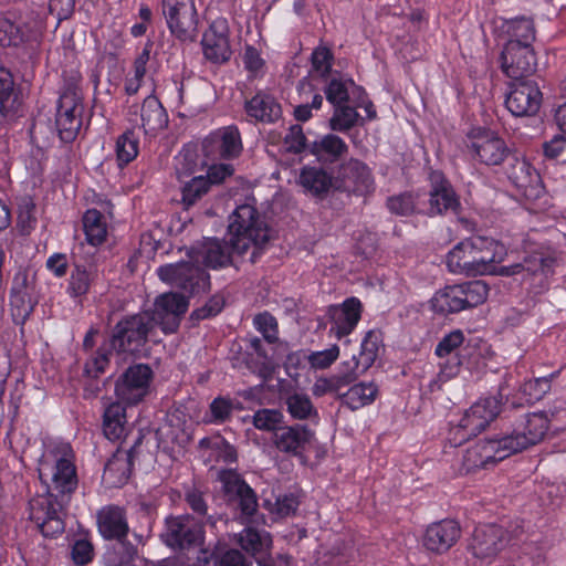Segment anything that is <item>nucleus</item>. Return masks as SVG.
Segmentation results:
<instances>
[{
  "label": "nucleus",
  "instance_id": "f257e3e1",
  "mask_svg": "<svg viewBox=\"0 0 566 566\" xmlns=\"http://www.w3.org/2000/svg\"><path fill=\"white\" fill-rule=\"evenodd\" d=\"M230 242L206 239L197 250L207 268L218 270L232 264V253L244 254L253 247L251 261L255 262L256 250L269 241V229L250 205L238 207L230 217Z\"/></svg>",
  "mask_w": 566,
  "mask_h": 566
},
{
  "label": "nucleus",
  "instance_id": "f03ea898",
  "mask_svg": "<svg viewBox=\"0 0 566 566\" xmlns=\"http://www.w3.org/2000/svg\"><path fill=\"white\" fill-rule=\"evenodd\" d=\"M74 460L69 443H57L45 449L38 467L39 479L45 486L44 493L59 497L61 502H71L78 486Z\"/></svg>",
  "mask_w": 566,
  "mask_h": 566
},
{
  "label": "nucleus",
  "instance_id": "7ed1b4c3",
  "mask_svg": "<svg viewBox=\"0 0 566 566\" xmlns=\"http://www.w3.org/2000/svg\"><path fill=\"white\" fill-rule=\"evenodd\" d=\"M506 255L505 247L490 238L473 237L458 243L447 256V265L454 274L486 275L494 271Z\"/></svg>",
  "mask_w": 566,
  "mask_h": 566
},
{
  "label": "nucleus",
  "instance_id": "20e7f679",
  "mask_svg": "<svg viewBox=\"0 0 566 566\" xmlns=\"http://www.w3.org/2000/svg\"><path fill=\"white\" fill-rule=\"evenodd\" d=\"M489 295L485 282L476 280L446 286L431 298V308L442 315L459 313L484 303Z\"/></svg>",
  "mask_w": 566,
  "mask_h": 566
},
{
  "label": "nucleus",
  "instance_id": "39448f33",
  "mask_svg": "<svg viewBox=\"0 0 566 566\" xmlns=\"http://www.w3.org/2000/svg\"><path fill=\"white\" fill-rule=\"evenodd\" d=\"M153 333L149 312L145 311L118 321L107 342L117 354L135 355L140 353Z\"/></svg>",
  "mask_w": 566,
  "mask_h": 566
},
{
  "label": "nucleus",
  "instance_id": "423d86ee",
  "mask_svg": "<svg viewBox=\"0 0 566 566\" xmlns=\"http://www.w3.org/2000/svg\"><path fill=\"white\" fill-rule=\"evenodd\" d=\"M501 400L496 397L480 399L473 403L449 431V441L459 447L482 432L500 413Z\"/></svg>",
  "mask_w": 566,
  "mask_h": 566
},
{
  "label": "nucleus",
  "instance_id": "0eeeda50",
  "mask_svg": "<svg viewBox=\"0 0 566 566\" xmlns=\"http://www.w3.org/2000/svg\"><path fill=\"white\" fill-rule=\"evenodd\" d=\"M69 504L48 493L38 494L29 501V520L44 537H56L64 532Z\"/></svg>",
  "mask_w": 566,
  "mask_h": 566
},
{
  "label": "nucleus",
  "instance_id": "6e6552de",
  "mask_svg": "<svg viewBox=\"0 0 566 566\" xmlns=\"http://www.w3.org/2000/svg\"><path fill=\"white\" fill-rule=\"evenodd\" d=\"M161 12L172 36L192 42L198 34V12L195 0H161Z\"/></svg>",
  "mask_w": 566,
  "mask_h": 566
},
{
  "label": "nucleus",
  "instance_id": "1a4fd4ad",
  "mask_svg": "<svg viewBox=\"0 0 566 566\" xmlns=\"http://www.w3.org/2000/svg\"><path fill=\"white\" fill-rule=\"evenodd\" d=\"M157 274L163 282L188 295L203 293L210 287V275L191 261L161 265L157 269Z\"/></svg>",
  "mask_w": 566,
  "mask_h": 566
},
{
  "label": "nucleus",
  "instance_id": "9d476101",
  "mask_svg": "<svg viewBox=\"0 0 566 566\" xmlns=\"http://www.w3.org/2000/svg\"><path fill=\"white\" fill-rule=\"evenodd\" d=\"M548 430L544 413H527L517 419L510 433L502 437L504 450L514 454L539 443Z\"/></svg>",
  "mask_w": 566,
  "mask_h": 566
},
{
  "label": "nucleus",
  "instance_id": "9b49d317",
  "mask_svg": "<svg viewBox=\"0 0 566 566\" xmlns=\"http://www.w3.org/2000/svg\"><path fill=\"white\" fill-rule=\"evenodd\" d=\"M222 493L228 505L240 511V520L249 523L258 512L259 503L253 489L233 470L219 472Z\"/></svg>",
  "mask_w": 566,
  "mask_h": 566
},
{
  "label": "nucleus",
  "instance_id": "f8f14e48",
  "mask_svg": "<svg viewBox=\"0 0 566 566\" xmlns=\"http://www.w3.org/2000/svg\"><path fill=\"white\" fill-rule=\"evenodd\" d=\"M509 542L505 528L496 524H483L474 528L468 549L482 564H491Z\"/></svg>",
  "mask_w": 566,
  "mask_h": 566
},
{
  "label": "nucleus",
  "instance_id": "ddd939ff",
  "mask_svg": "<svg viewBox=\"0 0 566 566\" xmlns=\"http://www.w3.org/2000/svg\"><path fill=\"white\" fill-rule=\"evenodd\" d=\"M153 370L146 364L129 366L115 382V395L120 402L137 405L149 392Z\"/></svg>",
  "mask_w": 566,
  "mask_h": 566
},
{
  "label": "nucleus",
  "instance_id": "4468645a",
  "mask_svg": "<svg viewBox=\"0 0 566 566\" xmlns=\"http://www.w3.org/2000/svg\"><path fill=\"white\" fill-rule=\"evenodd\" d=\"M429 199L423 213L428 217L458 213L461 209L460 198L453 186L440 170L429 172Z\"/></svg>",
  "mask_w": 566,
  "mask_h": 566
},
{
  "label": "nucleus",
  "instance_id": "2eb2a0df",
  "mask_svg": "<svg viewBox=\"0 0 566 566\" xmlns=\"http://www.w3.org/2000/svg\"><path fill=\"white\" fill-rule=\"evenodd\" d=\"M188 306L187 297L181 294L170 292L159 295L154 303L153 312H149L153 329L159 326L165 334L175 333Z\"/></svg>",
  "mask_w": 566,
  "mask_h": 566
},
{
  "label": "nucleus",
  "instance_id": "dca6fc26",
  "mask_svg": "<svg viewBox=\"0 0 566 566\" xmlns=\"http://www.w3.org/2000/svg\"><path fill=\"white\" fill-rule=\"evenodd\" d=\"M467 147L474 159L486 166L501 165L511 154L504 139L490 130L473 132Z\"/></svg>",
  "mask_w": 566,
  "mask_h": 566
},
{
  "label": "nucleus",
  "instance_id": "f3484780",
  "mask_svg": "<svg viewBox=\"0 0 566 566\" xmlns=\"http://www.w3.org/2000/svg\"><path fill=\"white\" fill-rule=\"evenodd\" d=\"M501 69L513 81L528 80L537 67V59L533 45L505 43L501 53Z\"/></svg>",
  "mask_w": 566,
  "mask_h": 566
},
{
  "label": "nucleus",
  "instance_id": "a211bd4d",
  "mask_svg": "<svg viewBox=\"0 0 566 566\" xmlns=\"http://www.w3.org/2000/svg\"><path fill=\"white\" fill-rule=\"evenodd\" d=\"M542 92L534 80L514 81L506 95V108L516 117L535 115L542 104Z\"/></svg>",
  "mask_w": 566,
  "mask_h": 566
},
{
  "label": "nucleus",
  "instance_id": "6ab92c4d",
  "mask_svg": "<svg viewBox=\"0 0 566 566\" xmlns=\"http://www.w3.org/2000/svg\"><path fill=\"white\" fill-rule=\"evenodd\" d=\"M163 537L170 547H190L202 541L203 526L189 514L170 516L166 518V530Z\"/></svg>",
  "mask_w": 566,
  "mask_h": 566
},
{
  "label": "nucleus",
  "instance_id": "aec40b11",
  "mask_svg": "<svg viewBox=\"0 0 566 566\" xmlns=\"http://www.w3.org/2000/svg\"><path fill=\"white\" fill-rule=\"evenodd\" d=\"M505 174L518 193L526 200H535L543 193L539 175L530 163L510 154L506 158Z\"/></svg>",
  "mask_w": 566,
  "mask_h": 566
},
{
  "label": "nucleus",
  "instance_id": "412c9836",
  "mask_svg": "<svg viewBox=\"0 0 566 566\" xmlns=\"http://www.w3.org/2000/svg\"><path fill=\"white\" fill-rule=\"evenodd\" d=\"M201 48L205 59L213 64H223L231 59L229 25L226 19H216L210 23L202 34Z\"/></svg>",
  "mask_w": 566,
  "mask_h": 566
},
{
  "label": "nucleus",
  "instance_id": "4be33fe9",
  "mask_svg": "<svg viewBox=\"0 0 566 566\" xmlns=\"http://www.w3.org/2000/svg\"><path fill=\"white\" fill-rule=\"evenodd\" d=\"M336 189L366 195L374 189V178L367 165L350 158L339 165L335 176Z\"/></svg>",
  "mask_w": 566,
  "mask_h": 566
},
{
  "label": "nucleus",
  "instance_id": "5701e85b",
  "mask_svg": "<svg viewBox=\"0 0 566 566\" xmlns=\"http://www.w3.org/2000/svg\"><path fill=\"white\" fill-rule=\"evenodd\" d=\"M510 457L504 450L503 440L485 439L478 441L474 446L467 449L462 458V469L470 473L476 469H485Z\"/></svg>",
  "mask_w": 566,
  "mask_h": 566
},
{
  "label": "nucleus",
  "instance_id": "b1692460",
  "mask_svg": "<svg viewBox=\"0 0 566 566\" xmlns=\"http://www.w3.org/2000/svg\"><path fill=\"white\" fill-rule=\"evenodd\" d=\"M202 150L208 159H231L242 150L239 129L227 126L212 132L202 143Z\"/></svg>",
  "mask_w": 566,
  "mask_h": 566
},
{
  "label": "nucleus",
  "instance_id": "393cba45",
  "mask_svg": "<svg viewBox=\"0 0 566 566\" xmlns=\"http://www.w3.org/2000/svg\"><path fill=\"white\" fill-rule=\"evenodd\" d=\"M82 104L74 93L67 92L61 95L57 104L55 126L60 139L63 143H72L82 126Z\"/></svg>",
  "mask_w": 566,
  "mask_h": 566
},
{
  "label": "nucleus",
  "instance_id": "a878e982",
  "mask_svg": "<svg viewBox=\"0 0 566 566\" xmlns=\"http://www.w3.org/2000/svg\"><path fill=\"white\" fill-rule=\"evenodd\" d=\"M361 310V302L357 297H349L342 304L328 306L326 316L331 324L329 333L337 339L348 336L357 326Z\"/></svg>",
  "mask_w": 566,
  "mask_h": 566
},
{
  "label": "nucleus",
  "instance_id": "bb28decb",
  "mask_svg": "<svg viewBox=\"0 0 566 566\" xmlns=\"http://www.w3.org/2000/svg\"><path fill=\"white\" fill-rule=\"evenodd\" d=\"M314 438V431L303 424H283L272 434L275 449L284 454L301 457Z\"/></svg>",
  "mask_w": 566,
  "mask_h": 566
},
{
  "label": "nucleus",
  "instance_id": "cd10ccee",
  "mask_svg": "<svg viewBox=\"0 0 566 566\" xmlns=\"http://www.w3.org/2000/svg\"><path fill=\"white\" fill-rule=\"evenodd\" d=\"M461 537L460 524L450 518L430 524L423 535L422 544L426 549L436 553H447Z\"/></svg>",
  "mask_w": 566,
  "mask_h": 566
},
{
  "label": "nucleus",
  "instance_id": "c85d7f7f",
  "mask_svg": "<svg viewBox=\"0 0 566 566\" xmlns=\"http://www.w3.org/2000/svg\"><path fill=\"white\" fill-rule=\"evenodd\" d=\"M556 259L548 253L536 251L526 255L523 262L509 265L513 275L525 273L528 277H538L539 290L542 292L547 286V280L554 273Z\"/></svg>",
  "mask_w": 566,
  "mask_h": 566
},
{
  "label": "nucleus",
  "instance_id": "c756f323",
  "mask_svg": "<svg viewBox=\"0 0 566 566\" xmlns=\"http://www.w3.org/2000/svg\"><path fill=\"white\" fill-rule=\"evenodd\" d=\"M98 532L105 539L123 542L129 532L124 507L109 504L103 506L96 515Z\"/></svg>",
  "mask_w": 566,
  "mask_h": 566
},
{
  "label": "nucleus",
  "instance_id": "7c9ffc66",
  "mask_svg": "<svg viewBox=\"0 0 566 566\" xmlns=\"http://www.w3.org/2000/svg\"><path fill=\"white\" fill-rule=\"evenodd\" d=\"M139 114L140 127L146 135H156L168 125V114L160 101L154 96H147L140 106H130L129 115Z\"/></svg>",
  "mask_w": 566,
  "mask_h": 566
},
{
  "label": "nucleus",
  "instance_id": "2f4dec72",
  "mask_svg": "<svg viewBox=\"0 0 566 566\" xmlns=\"http://www.w3.org/2000/svg\"><path fill=\"white\" fill-rule=\"evenodd\" d=\"M297 182L305 193L319 200L326 198L332 188L336 189L335 177L317 166L302 167Z\"/></svg>",
  "mask_w": 566,
  "mask_h": 566
},
{
  "label": "nucleus",
  "instance_id": "473e14b6",
  "mask_svg": "<svg viewBox=\"0 0 566 566\" xmlns=\"http://www.w3.org/2000/svg\"><path fill=\"white\" fill-rule=\"evenodd\" d=\"M381 346V332L376 329L367 332L360 345L359 356H353L349 361H344V368H349L352 371H355V376L358 378L374 365Z\"/></svg>",
  "mask_w": 566,
  "mask_h": 566
},
{
  "label": "nucleus",
  "instance_id": "72a5a7b5",
  "mask_svg": "<svg viewBox=\"0 0 566 566\" xmlns=\"http://www.w3.org/2000/svg\"><path fill=\"white\" fill-rule=\"evenodd\" d=\"M245 113L261 123H275L282 116L280 103L271 94L259 91L244 104Z\"/></svg>",
  "mask_w": 566,
  "mask_h": 566
},
{
  "label": "nucleus",
  "instance_id": "f704fd0d",
  "mask_svg": "<svg viewBox=\"0 0 566 566\" xmlns=\"http://www.w3.org/2000/svg\"><path fill=\"white\" fill-rule=\"evenodd\" d=\"M134 448L132 447L125 451L119 449L107 461L104 468L103 480L108 485L118 488L128 481L133 469L132 453Z\"/></svg>",
  "mask_w": 566,
  "mask_h": 566
},
{
  "label": "nucleus",
  "instance_id": "c9c22d12",
  "mask_svg": "<svg viewBox=\"0 0 566 566\" xmlns=\"http://www.w3.org/2000/svg\"><path fill=\"white\" fill-rule=\"evenodd\" d=\"M97 270L93 264L75 263L69 277L66 293L70 297L82 300L97 280Z\"/></svg>",
  "mask_w": 566,
  "mask_h": 566
},
{
  "label": "nucleus",
  "instance_id": "e433bc0d",
  "mask_svg": "<svg viewBox=\"0 0 566 566\" xmlns=\"http://www.w3.org/2000/svg\"><path fill=\"white\" fill-rule=\"evenodd\" d=\"M124 402L108 405L103 415V432L111 441L120 440L126 434V409Z\"/></svg>",
  "mask_w": 566,
  "mask_h": 566
},
{
  "label": "nucleus",
  "instance_id": "4c0bfd02",
  "mask_svg": "<svg viewBox=\"0 0 566 566\" xmlns=\"http://www.w3.org/2000/svg\"><path fill=\"white\" fill-rule=\"evenodd\" d=\"M378 395V388L374 382H359L352 386L346 392L339 394L342 405L355 411L373 403Z\"/></svg>",
  "mask_w": 566,
  "mask_h": 566
},
{
  "label": "nucleus",
  "instance_id": "58836bf2",
  "mask_svg": "<svg viewBox=\"0 0 566 566\" xmlns=\"http://www.w3.org/2000/svg\"><path fill=\"white\" fill-rule=\"evenodd\" d=\"M348 153L347 144L337 135L327 134L312 145V154L319 160L335 163Z\"/></svg>",
  "mask_w": 566,
  "mask_h": 566
},
{
  "label": "nucleus",
  "instance_id": "ea45409f",
  "mask_svg": "<svg viewBox=\"0 0 566 566\" xmlns=\"http://www.w3.org/2000/svg\"><path fill=\"white\" fill-rule=\"evenodd\" d=\"M355 371L345 368L344 371L333 375L331 377H318L312 386V394L315 397H323L327 394H342L340 389L354 382L357 377Z\"/></svg>",
  "mask_w": 566,
  "mask_h": 566
},
{
  "label": "nucleus",
  "instance_id": "a19ab883",
  "mask_svg": "<svg viewBox=\"0 0 566 566\" xmlns=\"http://www.w3.org/2000/svg\"><path fill=\"white\" fill-rule=\"evenodd\" d=\"M504 30L509 36L506 43H516L520 45H533L536 38V30L532 19L521 17L507 20Z\"/></svg>",
  "mask_w": 566,
  "mask_h": 566
},
{
  "label": "nucleus",
  "instance_id": "79ce46f5",
  "mask_svg": "<svg viewBox=\"0 0 566 566\" xmlns=\"http://www.w3.org/2000/svg\"><path fill=\"white\" fill-rule=\"evenodd\" d=\"M238 543L247 553L255 557L271 552L272 537L268 532H259L253 527H245L238 538Z\"/></svg>",
  "mask_w": 566,
  "mask_h": 566
},
{
  "label": "nucleus",
  "instance_id": "37998d69",
  "mask_svg": "<svg viewBox=\"0 0 566 566\" xmlns=\"http://www.w3.org/2000/svg\"><path fill=\"white\" fill-rule=\"evenodd\" d=\"M18 106L13 76L4 67H0V115L11 118L17 114Z\"/></svg>",
  "mask_w": 566,
  "mask_h": 566
},
{
  "label": "nucleus",
  "instance_id": "c03bdc74",
  "mask_svg": "<svg viewBox=\"0 0 566 566\" xmlns=\"http://www.w3.org/2000/svg\"><path fill=\"white\" fill-rule=\"evenodd\" d=\"M289 415L298 421L318 417V411L306 394L292 392L284 399Z\"/></svg>",
  "mask_w": 566,
  "mask_h": 566
},
{
  "label": "nucleus",
  "instance_id": "a18cd8bd",
  "mask_svg": "<svg viewBox=\"0 0 566 566\" xmlns=\"http://www.w3.org/2000/svg\"><path fill=\"white\" fill-rule=\"evenodd\" d=\"M83 228L86 240L92 245H98L104 242L107 228L103 214L96 209L87 210L83 216Z\"/></svg>",
  "mask_w": 566,
  "mask_h": 566
},
{
  "label": "nucleus",
  "instance_id": "49530a36",
  "mask_svg": "<svg viewBox=\"0 0 566 566\" xmlns=\"http://www.w3.org/2000/svg\"><path fill=\"white\" fill-rule=\"evenodd\" d=\"M38 294H11V315L17 324L23 325L38 304Z\"/></svg>",
  "mask_w": 566,
  "mask_h": 566
},
{
  "label": "nucleus",
  "instance_id": "de8ad7c7",
  "mask_svg": "<svg viewBox=\"0 0 566 566\" xmlns=\"http://www.w3.org/2000/svg\"><path fill=\"white\" fill-rule=\"evenodd\" d=\"M252 423L255 429L274 434L284 424V415L279 409L262 408L253 413Z\"/></svg>",
  "mask_w": 566,
  "mask_h": 566
},
{
  "label": "nucleus",
  "instance_id": "09e8293b",
  "mask_svg": "<svg viewBox=\"0 0 566 566\" xmlns=\"http://www.w3.org/2000/svg\"><path fill=\"white\" fill-rule=\"evenodd\" d=\"M139 151V139L133 130H126L116 140V156L119 166L134 160Z\"/></svg>",
  "mask_w": 566,
  "mask_h": 566
},
{
  "label": "nucleus",
  "instance_id": "8fccbe9b",
  "mask_svg": "<svg viewBox=\"0 0 566 566\" xmlns=\"http://www.w3.org/2000/svg\"><path fill=\"white\" fill-rule=\"evenodd\" d=\"M417 199L418 195L412 192H403L392 197H389L387 200V207L391 213L397 216H410L415 212L423 213V210L417 208Z\"/></svg>",
  "mask_w": 566,
  "mask_h": 566
},
{
  "label": "nucleus",
  "instance_id": "3c124183",
  "mask_svg": "<svg viewBox=\"0 0 566 566\" xmlns=\"http://www.w3.org/2000/svg\"><path fill=\"white\" fill-rule=\"evenodd\" d=\"M114 352L109 347V343H103L95 354L85 363L84 371L88 377L97 378L101 374L105 373L109 365V356Z\"/></svg>",
  "mask_w": 566,
  "mask_h": 566
},
{
  "label": "nucleus",
  "instance_id": "603ef678",
  "mask_svg": "<svg viewBox=\"0 0 566 566\" xmlns=\"http://www.w3.org/2000/svg\"><path fill=\"white\" fill-rule=\"evenodd\" d=\"M559 371L552 373L547 377H538L525 381L521 390L528 402L537 401L542 399L549 390L552 379L558 375Z\"/></svg>",
  "mask_w": 566,
  "mask_h": 566
},
{
  "label": "nucleus",
  "instance_id": "864d4df0",
  "mask_svg": "<svg viewBox=\"0 0 566 566\" xmlns=\"http://www.w3.org/2000/svg\"><path fill=\"white\" fill-rule=\"evenodd\" d=\"M358 117L359 115L355 108L343 104L337 105L329 120L331 128L337 132H346L355 126Z\"/></svg>",
  "mask_w": 566,
  "mask_h": 566
},
{
  "label": "nucleus",
  "instance_id": "5fc2aeb1",
  "mask_svg": "<svg viewBox=\"0 0 566 566\" xmlns=\"http://www.w3.org/2000/svg\"><path fill=\"white\" fill-rule=\"evenodd\" d=\"M210 189L209 181L205 176L193 177L190 181L186 182L182 187V203L185 206H192Z\"/></svg>",
  "mask_w": 566,
  "mask_h": 566
},
{
  "label": "nucleus",
  "instance_id": "6e6d98bb",
  "mask_svg": "<svg viewBox=\"0 0 566 566\" xmlns=\"http://www.w3.org/2000/svg\"><path fill=\"white\" fill-rule=\"evenodd\" d=\"M22 42V32L18 24L7 17H0V45L3 48Z\"/></svg>",
  "mask_w": 566,
  "mask_h": 566
},
{
  "label": "nucleus",
  "instance_id": "4d7b16f0",
  "mask_svg": "<svg viewBox=\"0 0 566 566\" xmlns=\"http://www.w3.org/2000/svg\"><path fill=\"white\" fill-rule=\"evenodd\" d=\"M11 294H38L35 274L19 270L12 281Z\"/></svg>",
  "mask_w": 566,
  "mask_h": 566
},
{
  "label": "nucleus",
  "instance_id": "13d9d810",
  "mask_svg": "<svg viewBox=\"0 0 566 566\" xmlns=\"http://www.w3.org/2000/svg\"><path fill=\"white\" fill-rule=\"evenodd\" d=\"M253 324L266 342L274 343L277 339V322L270 313L258 314L253 319Z\"/></svg>",
  "mask_w": 566,
  "mask_h": 566
},
{
  "label": "nucleus",
  "instance_id": "bf43d9fd",
  "mask_svg": "<svg viewBox=\"0 0 566 566\" xmlns=\"http://www.w3.org/2000/svg\"><path fill=\"white\" fill-rule=\"evenodd\" d=\"M334 55L326 46H318L312 53V67L322 77L327 76L332 70Z\"/></svg>",
  "mask_w": 566,
  "mask_h": 566
},
{
  "label": "nucleus",
  "instance_id": "052dcab7",
  "mask_svg": "<svg viewBox=\"0 0 566 566\" xmlns=\"http://www.w3.org/2000/svg\"><path fill=\"white\" fill-rule=\"evenodd\" d=\"M339 356V347L333 345L329 348L319 352H312L307 356V360L312 368L325 369L328 368Z\"/></svg>",
  "mask_w": 566,
  "mask_h": 566
},
{
  "label": "nucleus",
  "instance_id": "680f3d73",
  "mask_svg": "<svg viewBox=\"0 0 566 566\" xmlns=\"http://www.w3.org/2000/svg\"><path fill=\"white\" fill-rule=\"evenodd\" d=\"M224 307V298L221 295L211 296L203 306L195 310L190 318L192 321H202L214 317Z\"/></svg>",
  "mask_w": 566,
  "mask_h": 566
},
{
  "label": "nucleus",
  "instance_id": "e2e57ef3",
  "mask_svg": "<svg viewBox=\"0 0 566 566\" xmlns=\"http://www.w3.org/2000/svg\"><path fill=\"white\" fill-rule=\"evenodd\" d=\"M233 411V402L230 398L217 397L210 403L211 421L221 423L230 419Z\"/></svg>",
  "mask_w": 566,
  "mask_h": 566
},
{
  "label": "nucleus",
  "instance_id": "0e129e2a",
  "mask_svg": "<svg viewBox=\"0 0 566 566\" xmlns=\"http://www.w3.org/2000/svg\"><path fill=\"white\" fill-rule=\"evenodd\" d=\"M464 335L461 331L457 329L446 335L437 345L436 354L439 357L454 356L453 352L463 343Z\"/></svg>",
  "mask_w": 566,
  "mask_h": 566
},
{
  "label": "nucleus",
  "instance_id": "69168bd1",
  "mask_svg": "<svg viewBox=\"0 0 566 566\" xmlns=\"http://www.w3.org/2000/svg\"><path fill=\"white\" fill-rule=\"evenodd\" d=\"M327 101L334 106L345 104L348 101V90L342 80L333 78L325 88Z\"/></svg>",
  "mask_w": 566,
  "mask_h": 566
},
{
  "label": "nucleus",
  "instance_id": "338daca9",
  "mask_svg": "<svg viewBox=\"0 0 566 566\" xmlns=\"http://www.w3.org/2000/svg\"><path fill=\"white\" fill-rule=\"evenodd\" d=\"M286 150L293 154H300L305 149L306 137L300 125H292L284 137Z\"/></svg>",
  "mask_w": 566,
  "mask_h": 566
},
{
  "label": "nucleus",
  "instance_id": "774afa93",
  "mask_svg": "<svg viewBox=\"0 0 566 566\" xmlns=\"http://www.w3.org/2000/svg\"><path fill=\"white\" fill-rule=\"evenodd\" d=\"M217 566H251V562L247 559V557L235 548H229L224 552H221L217 559Z\"/></svg>",
  "mask_w": 566,
  "mask_h": 566
}]
</instances>
